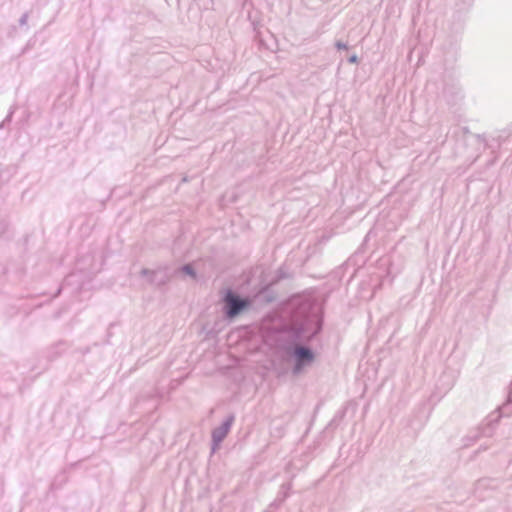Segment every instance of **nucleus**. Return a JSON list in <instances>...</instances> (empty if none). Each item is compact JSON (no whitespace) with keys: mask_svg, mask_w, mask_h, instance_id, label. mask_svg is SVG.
I'll return each mask as SVG.
<instances>
[{"mask_svg":"<svg viewBox=\"0 0 512 512\" xmlns=\"http://www.w3.org/2000/svg\"><path fill=\"white\" fill-rule=\"evenodd\" d=\"M511 389H512V382H511Z\"/></svg>","mask_w":512,"mask_h":512,"instance_id":"9d476101","label":"nucleus"},{"mask_svg":"<svg viewBox=\"0 0 512 512\" xmlns=\"http://www.w3.org/2000/svg\"><path fill=\"white\" fill-rule=\"evenodd\" d=\"M288 355L294 359V366L292 374L294 376L300 375L307 367L311 366L315 360L314 351L301 344H295L286 349Z\"/></svg>","mask_w":512,"mask_h":512,"instance_id":"f03ea898","label":"nucleus"},{"mask_svg":"<svg viewBox=\"0 0 512 512\" xmlns=\"http://www.w3.org/2000/svg\"><path fill=\"white\" fill-rule=\"evenodd\" d=\"M335 47L338 50H347L348 49V45L340 40L335 42Z\"/></svg>","mask_w":512,"mask_h":512,"instance_id":"423d86ee","label":"nucleus"},{"mask_svg":"<svg viewBox=\"0 0 512 512\" xmlns=\"http://www.w3.org/2000/svg\"><path fill=\"white\" fill-rule=\"evenodd\" d=\"M141 275H143V276H147V275L154 276L155 272L151 271L149 269L144 268V269L141 270Z\"/></svg>","mask_w":512,"mask_h":512,"instance_id":"6e6552de","label":"nucleus"},{"mask_svg":"<svg viewBox=\"0 0 512 512\" xmlns=\"http://www.w3.org/2000/svg\"><path fill=\"white\" fill-rule=\"evenodd\" d=\"M348 62L351 63V64H356L358 63V57L357 55H351L349 58H348Z\"/></svg>","mask_w":512,"mask_h":512,"instance_id":"1a4fd4ad","label":"nucleus"},{"mask_svg":"<svg viewBox=\"0 0 512 512\" xmlns=\"http://www.w3.org/2000/svg\"><path fill=\"white\" fill-rule=\"evenodd\" d=\"M234 422V415H230L227 419L218 427L212 431V450L215 451L216 447L226 438L232 424Z\"/></svg>","mask_w":512,"mask_h":512,"instance_id":"20e7f679","label":"nucleus"},{"mask_svg":"<svg viewBox=\"0 0 512 512\" xmlns=\"http://www.w3.org/2000/svg\"><path fill=\"white\" fill-rule=\"evenodd\" d=\"M181 271H182L183 273H185V274H187V275H189V276L193 277V278H195V277H196V272H195V270H194V268L192 267V265H191V264H186V265L182 266V267H181Z\"/></svg>","mask_w":512,"mask_h":512,"instance_id":"39448f33","label":"nucleus"},{"mask_svg":"<svg viewBox=\"0 0 512 512\" xmlns=\"http://www.w3.org/2000/svg\"><path fill=\"white\" fill-rule=\"evenodd\" d=\"M224 303V313L227 318H235L245 309H247L251 301L248 298H243L231 289H227L222 298Z\"/></svg>","mask_w":512,"mask_h":512,"instance_id":"7ed1b4c3","label":"nucleus"},{"mask_svg":"<svg viewBox=\"0 0 512 512\" xmlns=\"http://www.w3.org/2000/svg\"><path fill=\"white\" fill-rule=\"evenodd\" d=\"M322 318L316 312H309L296 318L292 323V330L299 340H311L322 329Z\"/></svg>","mask_w":512,"mask_h":512,"instance_id":"f257e3e1","label":"nucleus"},{"mask_svg":"<svg viewBox=\"0 0 512 512\" xmlns=\"http://www.w3.org/2000/svg\"><path fill=\"white\" fill-rule=\"evenodd\" d=\"M28 17H29V15H28V13H27V12H26V13H24V14L20 17V19H19V24H20V26H25V25H27Z\"/></svg>","mask_w":512,"mask_h":512,"instance_id":"0eeeda50","label":"nucleus"}]
</instances>
